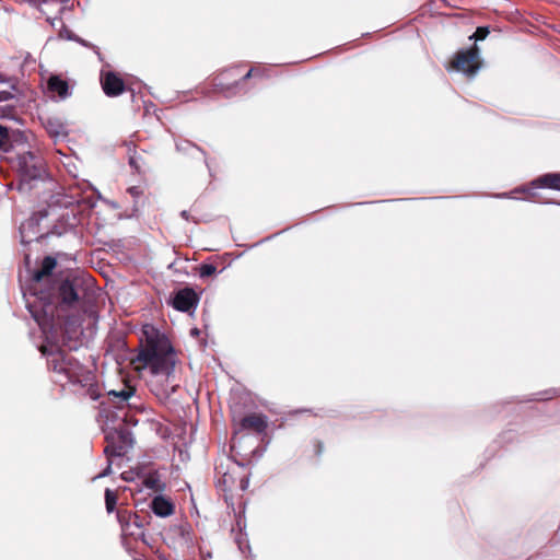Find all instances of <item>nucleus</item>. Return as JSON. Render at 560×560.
I'll use <instances>...</instances> for the list:
<instances>
[{"mask_svg":"<svg viewBox=\"0 0 560 560\" xmlns=\"http://www.w3.org/2000/svg\"><path fill=\"white\" fill-rule=\"evenodd\" d=\"M18 80L0 72V102L12 100L18 91Z\"/></svg>","mask_w":560,"mask_h":560,"instance_id":"nucleus-14","label":"nucleus"},{"mask_svg":"<svg viewBox=\"0 0 560 560\" xmlns=\"http://www.w3.org/2000/svg\"><path fill=\"white\" fill-rule=\"evenodd\" d=\"M232 422L234 425V433L237 434L241 431H248L256 434L265 433L268 421L267 417L261 413H249L242 416L235 410L232 411Z\"/></svg>","mask_w":560,"mask_h":560,"instance_id":"nucleus-7","label":"nucleus"},{"mask_svg":"<svg viewBox=\"0 0 560 560\" xmlns=\"http://www.w3.org/2000/svg\"><path fill=\"white\" fill-rule=\"evenodd\" d=\"M56 266L57 260L46 256L40 268L34 271L32 278L34 300L28 302L27 307L43 331L60 329L69 332L68 326L75 324L77 320L65 319L62 313L66 308H71L79 303L85 289L83 280L78 277H67L44 285V281L48 280Z\"/></svg>","mask_w":560,"mask_h":560,"instance_id":"nucleus-1","label":"nucleus"},{"mask_svg":"<svg viewBox=\"0 0 560 560\" xmlns=\"http://www.w3.org/2000/svg\"><path fill=\"white\" fill-rule=\"evenodd\" d=\"M151 510L160 517H167L175 511L174 504L163 495H156L151 501Z\"/></svg>","mask_w":560,"mask_h":560,"instance_id":"nucleus-15","label":"nucleus"},{"mask_svg":"<svg viewBox=\"0 0 560 560\" xmlns=\"http://www.w3.org/2000/svg\"><path fill=\"white\" fill-rule=\"evenodd\" d=\"M180 217H182L183 219H185L186 221H189V220H190V215H189V212H188L187 210H183V211L180 212Z\"/></svg>","mask_w":560,"mask_h":560,"instance_id":"nucleus-27","label":"nucleus"},{"mask_svg":"<svg viewBox=\"0 0 560 560\" xmlns=\"http://www.w3.org/2000/svg\"><path fill=\"white\" fill-rule=\"evenodd\" d=\"M117 518L118 522L121 525L122 530L125 532L127 529V526L129 524V521L131 518V514L128 511L118 510L117 511Z\"/></svg>","mask_w":560,"mask_h":560,"instance_id":"nucleus-24","label":"nucleus"},{"mask_svg":"<svg viewBox=\"0 0 560 560\" xmlns=\"http://www.w3.org/2000/svg\"><path fill=\"white\" fill-rule=\"evenodd\" d=\"M535 188L560 190V173H547L538 176L530 183Z\"/></svg>","mask_w":560,"mask_h":560,"instance_id":"nucleus-16","label":"nucleus"},{"mask_svg":"<svg viewBox=\"0 0 560 560\" xmlns=\"http://www.w3.org/2000/svg\"><path fill=\"white\" fill-rule=\"evenodd\" d=\"M135 394L136 387L130 385L128 382H125L121 389H112L107 393V396L110 402H113L117 408H124L125 406H131L129 400L135 396Z\"/></svg>","mask_w":560,"mask_h":560,"instance_id":"nucleus-11","label":"nucleus"},{"mask_svg":"<svg viewBox=\"0 0 560 560\" xmlns=\"http://www.w3.org/2000/svg\"><path fill=\"white\" fill-rule=\"evenodd\" d=\"M141 162H142V155L141 154L135 153L129 159L130 166L132 168H135L136 172L139 173V174L145 173L147 170H148V167H145L144 163H141Z\"/></svg>","mask_w":560,"mask_h":560,"instance_id":"nucleus-19","label":"nucleus"},{"mask_svg":"<svg viewBox=\"0 0 560 560\" xmlns=\"http://www.w3.org/2000/svg\"><path fill=\"white\" fill-rule=\"evenodd\" d=\"M258 72L252 68L246 73H243L242 66H234L218 72L212 78L211 83L215 91L225 96H232L236 94L241 82L248 80Z\"/></svg>","mask_w":560,"mask_h":560,"instance_id":"nucleus-4","label":"nucleus"},{"mask_svg":"<svg viewBox=\"0 0 560 560\" xmlns=\"http://www.w3.org/2000/svg\"><path fill=\"white\" fill-rule=\"evenodd\" d=\"M65 371L61 373L66 374L70 381H78L82 371V365L71 354L65 363Z\"/></svg>","mask_w":560,"mask_h":560,"instance_id":"nucleus-18","label":"nucleus"},{"mask_svg":"<svg viewBox=\"0 0 560 560\" xmlns=\"http://www.w3.org/2000/svg\"><path fill=\"white\" fill-rule=\"evenodd\" d=\"M34 225H36V222L33 219L28 220L25 223H22V225L20 228V232H21V236H22V243H30V242L33 241V238H26L25 231H26V229H31Z\"/></svg>","mask_w":560,"mask_h":560,"instance_id":"nucleus-25","label":"nucleus"},{"mask_svg":"<svg viewBox=\"0 0 560 560\" xmlns=\"http://www.w3.org/2000/svg\"><path fill=\"white\" fill-rule=\"evenodd\" d=\"M40 351L43 354L47 355L48 366L52 371L57 373H61L62 371H65L63 366L70 353L66 352L65 350L58 347H54L50 350H48V348L45 346L40 347Z\"/></svg>","mask_w":560,"mask_h":560,"instance_id":"nucleus-10","label":"nucleus"},{"mask_svg":"<svg viewBox=\"0 0 560 560\" xmlns=\"http://www.w3.org/2000/svg\"><path fill=\"white\" fill-rule=\"evenodd\" d=\"M49 132H54L55 135H58L59 131L57 129L52 130V129H49Z\"/></svg>","mask_w":560,"mask_h":560,"instance_id":"nucleus-30","label":"nucleus"},{"mask_svg":"<svg viewBox=\"0 0 560 560\" xmlns=\"http://www.w3.org/2000/svg\"><path fill=\"white\" fill-rule=\"evenodd\" d=\"M91 398L92 399H97L98 395L91 390Z\"/></svg>","mask_w":560,"mask_h":560,"instance_id":"nucleus-29","label":"nucleus"},{"mask_svg":"<svg viewBox=\"0 0 560 560\" xmlns=\"http://www.w3.org/2000/svg\"><path fill=\"white\" fill-rule=\"evenodd\" d=\"M42 237H43V234H40V235L36 236V237H35V240H39V238H42Z\"/></svg>","mask_w":560,"mask_h":560,"instance_id":"nucleus-31","label":"nucleus"},{"mask_svg":"<svg viewBox=\"0 0 560 560\" xmlns=\"http://www.w3.org/2000/svg\"><path fill=\"white\" fill-rule=\"evenodd\" d=\"M18 132L0 124V151L9 152L13 148V141Z\"/></svg>","mask_w":560,"mask_h":560,"instance_id":"nucleus-17","label":"nucleus"},{"mask_svg":"<svg viewBox=\"0 0 560 560\" xmlns=\"http://www.w3.org/2000/svg\"><path fill=\"white\" fill-rule=\"evenodd\" d=\"M489 33L490 30L488 26H479L469 38L474 39L475 42L483 40L489 35Z\"/></svg>","mask_w":560,"mask_h":560,"instance_id":"nucleus-23","label":"nucleus"},{"mask_svg":"<svg viewBox=\"0 0 560 560\" xmlns=\"http://www.w3.org/2000/svg\"><path fill=\"white\" fill-rule=\"evenodd\" d=\"M118 442H110L105 447V454L108 457L124 456L127 453L129 446H131V438L128 432L117 433Z\"/></svg>","mask_w":560,"mask_h":560,"instance_id":"nucleus-12","label":"nucleus"},{"mask_svg":"<svg viewBox=\"0 0 560 560\" xmlns=\"http://www.w3.org/2000/svg\"><path fill=\"white\" fill-rule=\"evenodd\" d=\"M18 165L22 177L19 186L20 190H23L25 185H28V180L39 179L45 173L44 161L42 156L31 151L19 154Z\"/></svg>","mask_w":560,"mask_h":560,"instance_id":"nucleus-6","label":"nucleus"},{"mask_svg":"<svg viewBox=\"0 0 560 560\" xmlns=\"http://www.w3.org/2000/svg\"><path fill=\"white\" fill-rule=\"evenodd\" d=\"M481 67L482 60L480 57V49L475 43L467 49L458 50L446 66V69L448 71L453 70L462 72L465 75L472 78L478 73Z\"/></svg>","mask_w":560,"mask_h":560,"instance_id":"nucleus-5","label":"nucleus"},{"mask_svg":"<svg viewBox=\"0 0 560 560\" xmlns=\"http://www.w3.org/2000/svg\"><path fill=\"white\" fill-rule=\"evenodd\" d=\"M199 296L191 288H184L177 291L173 298L172 305L180 312H190L198 305Z\"/></svg>","mask_w":560,"mask_h":560,"instance_id":"nucleus-9","label":"nucleus"},{"mask_svg":"<svg viewBox=\"0 0 560 560\" xmlns=\"http://www.w3.org/2000/svg\"><path fill=\"white\" fill-rule=\"evenodd\" d=\"M201 278H208L217 272V267L212 264H201L198 268Z\"/></svg>","mask_w":560,"mask_h":560,"instance_id":"nucleus-22","label":"nucleus"},{"mask_svg":"<svg viewBox=\"0 0 560 560\" xmlns=\"http://www.w3.org/2000/svg\"><path fill=\"white\" fill-rule=\"evenodd\" d=\"M313 452L316 457H319L324 452V443L320 440L313 441Z\"/></svg>","mask_w":560,"mask_h":560,"instance_id":"nucleus-26","label":"nucleus"},{"mask_svg":"<svg viewBox=\"0 0 560 560\" xmlns=\"http://www.w3.org/2000/svg\"><path fill=\"white\" fill-rule=\"evenodd\" d=\"M217 486L224 492L245 491L248 487L246 467L230 457L215 465Z\"/></svg>","mask_w":560,"mask_h":560,"instance_id":"nucleus-3","label":"nucleus"},{"mask_svg":"<svg viewBox=\"0 0 560 560\" xmlns=\"http://www.w3.org/2000/svg\"><path fill=\"white\" fill-rule=\"evenodd\" d=\"M132 363L137 371L150 375L149 384L156 395L175 392V386L170 382L174 377L177 354L170 340L153 325L142 327L139 351Z\"/></svg>","mask_w":560,"mask_h":560,"instance_id":"nucleus-2","label":"nucleus"},{"mask_svg":"<svg viewBox=\"0 0 560 560\" xmlns=\"http://www.w3.org/2000/svg\"><path fill=\"white\" fill-rule=\"evenodd\" d=\"M191 335L198 336L199 335L198 328L191 329Z\"/></svg>","mask_w":560,"mask_h":560,"instance_id":"nucleus-28","label":"nucleus"},{"mask_svg":"<svg viewBox=\"0 0 560 560\" xmlns=\"http://www.w3.org/2000/svg\"><path fill=\"white\" fill-rule=\"evenodd\" d=\"M117 504V495L110 489L105 490V505L108 513H112Z\"/></svg>","mask_w":560,"mask_h":560,"instance_id":"nucleus-21","label":"nucleus"},{"mask_svg":"<svg viewBox=\"0 0 560 560\" xmlns=\"http://www.w3.org/2000/svg\"><path fill=\"white\" fill-rule=\"evenodd\" d=\"M47 90L49 93L57 95L60 100H66L71 95L68 81L58 74H52L49 77L47 81Z\"/></svg>","mask_w":560,"mask_h":560,"instance_id":"nucleus-13","label":"nucleus"},{"mask_svg":"<svg viewBox=\"0 0 560 560\" xmlns=\"http://www.w3.org/2000/svg\"><path fill=\"white\" fill-rule=\"evenodd\" d=\"M143 485L152 490L161 491L163 490V485L161 483L160 478L156 475H149L145 477Z\"/></svg>","mask_w":560,"mask_h":560,"instance_id":"nucleus-20","label":"nucleus"},{"mask_svg":"<svg viewBox=\"0 0 560 560\" xmlns=\"http://www.w3.org/2000/svg\"><path fill=\"white\" fill-rule=\"evenodd\" d=\"M100 81L104 93L109 97L119 96L126 91L125 81L114 71L101 72Z\"/></svg>","mask_w":560,"mask_h":560,"instance_id":"nucleus-8","label":"nucleus"}]
</instances>
